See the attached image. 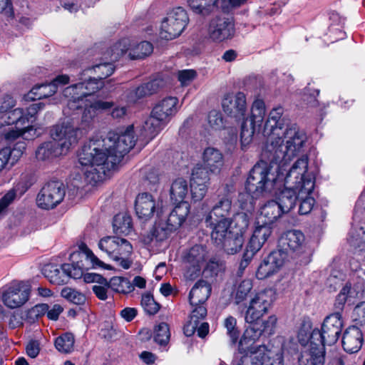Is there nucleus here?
Here are the masks:
<instances>
[{"label":"nucleus","mask_w":365,"mask_h":365,"mask_svg":"<svg viewBox=\"0 0 365 365\" xmlns=\"http://www.w3.org/2000/svg\"><path fill=\"white\" fill-rule=\"evenodd\" d=\"M108 287H110L117 292L123 294L130 293L134 289L130 281L122 277H112L110 282H108Z\"/></svg>","instance_id":"09e8293b"},{"label":"nucleus","mask_w":365,"mask_h":365,"mask_svg":"<svg viewBox=\"0 0 365 365\" xmlns=\"http://www.w3.org/2000/svg\"><path fill=\"white\" fill-rule=\"evenodd\" d=\"M74 341L73 335L66 333L56 339L55 346L58 351L68 354L73 350Z\"/></svg>","instance_id":"3c124183"},{"label":"nucleus","mask_w":365,"mask_h":365,"mask_svg":"<svg viewBox=\"0 0 365 365\" xmlns=\"http://www.w3.org/2000/svg\"><path fill=\"white\" fill-rule=\"evenodd\" d=\"M130 40L125 38H122L109 48L104 53V58L110 61H116L130 49Z\"/></svg>","instance_id":"79ce46f5"},{"label":"nucleus","mask_w":365,"mask_h":365,"mask_svg":"<svg viewBox=\"0 0 365 365\" xmlns=\"http://www.w3.org/2000/svg\"><path fill=\"white\" fill-rule=\"evenodd\" d=\"M188 193V186L187 181L182 178L175 180L170 189V200L177 205L182 204V202H187L185 201V198Z\"/></svg>","instance_id":"4c0bfd02"},{"label":"nucleus","mask_w":365,"mask_h":365,"mask_svg":"<svg viewBox=\"0 0 365 365\" xmlns=\"http://www.w3.org/2000/svg\"><path fill=\"white\" fill-rule=\"evenodd\" d=\"M298 197V189L291 186H284V189L276 195L275 200L286 214L295 207Z\"/></svg>","instance_id":"473e14b6"},{"label":"nucleus","mask_w":365,"mask_h":365,"mask_svg":"<svg viewBox=\"0 0 365 365\" xmlns=\"http://www.w3.org/2000/svg\"><path fill=\"white\" fill-rule=\"evenodd\" d=\"M210 170L205 165H196L192 169L190 182L208 185L210 181Z\"/></svg>","instance_id":"5fc2aeb1"},{"label":"nucleus","mask_w":365,"mask_h":365,"mask_svg":"<svg viewBox=\"0 0 365 365\" xmlns=\"http://www.w3.org/2000/svg\"><path fill=\"white\" fill-rule=\"evenodd\" d=\"M225 327L227 329V334H229L231 342L235 344L239 339L240 331L236 328V321H225Z\"/></svg>","instance_id":"338daca9"},{"label":"nucleus","mask_w":365,"mask_h":365,"mask_svg":"<svg viewBox=\"0 0 365 365\" xmlns=\"http://www.w3.org/2000/svg\"><path fill=\"white\" fill-rule=\"evenodd\" d=\"M153 51L152 43L149 41H141L130 48L129 56L131 59H140L150 55Z\"/></svg>","instance_id":"603ef678"},{"label":"nucleus","mask_w":365,"mask_h":365,"mask_svg":"<svg viewBox=\"0 0 365 365\" xmlns=\"http://www.w3.org/2000/svg\"><path fill=\"white\" fill-rule=\"evenodd\" d=\"M277 250L282 251L286 259L289 254H294L297 257L306 252L304 235L297 230L287 231L279 239Z\"/></svg>","instance_id":"2eb2a0df"},{"label":"nucleus","mask_w":365,"mask_h":365,"mask_svg":"<svg viewBox=\"0 0 365 365\" xmlns=\"http://www.w3.org/2000/svg\"><path fill=\"white\" fill-rule=\"evenodd\" d=\"M141 305L145 312L150 316L156 314L160 308V304L155 300L153 294L150 293L142 295Z\"/></svg>","instance_id":"4d7b16f0"},{"label":"nucleus","mask_w":365,"mask_h":365,"mask_svg":"<svg viewBox=\"0 0 365 365\" xmlns=\"http://www.w3.org/2000/svg\"><path fill=\"white\" fill-rule=\"evenodd\" d=\"M196 74V71L192 69L182 70L178 72V78L182 86H186L195 78Z\"/></svg>","instance_id":"774afa93"},{"label":"nucleus","mask_w":365,"mask_h":365,"mask_svg":"<svg viewBox=\"0 0 365 365\" xmlns=\"http://www.w3.org/2000/svg\"><path fill=\"white\" fill-rule=\"evenodd\" d=\"M348 241L351 246L364 249L365 247V228L363 227L352 228L349 232Z\"/></svg>","instance_id":"864d4df0"},{"label":"nucleus","mask_w":365,"mask_h":365,"mask_svg":"<svg viewBox=\"0 0 365 365\" xmlns=\"http://www.w3.org/2000/svg\"><path fill=\"white\" fill-rule=\"evenodd\" d=\"M245 335L252 340L259 339L262 335L270 336L274 333L276 321H245Z\"/></svg>","instance_id":"393cba45"},{"label":"nucleus","mask_w":365,"mask_h":365,"mask_svg":"<svg viewBox=\"0 0 365 365\" xmlns=\"http://www.w3.org/2000/svg\"><path fill=\"white\" fill-rule=\"evenodd\" d=\"M243 120L241 125L240 141L242 149L245 150V147L252 141L255 127L257 125L245 118Z\"/></svg>","instance_id":"8fccbe9b"},{"label":"nucleus","mask_w":365,"mask_h":365,"mask_svg":"<svg viewBox=\"0 0 365 365\" xmlns=\"http://www.w3.org/2000/svg\"><path fill=\"white\" fill-rule=\"evenodd\" d=\"M235 34L233 21L224 16L212 18L207 26V35L215 42H222L232 38Z\"/></svg>","instance_id":"dca6fc26"},{"label":"nucleus","mask_w":365,"mask_h":365,"mask_svg":"<svg viewBox=\"0 0 365 365\" xmlns=\"http://www.w3.org/2000/svg\"><path fill=\"white\" fill-rule=\"evenodd\" d=\"M363 335L361 331L356 326L349 327L342 337V346L347 353H356L361 347Z\"/></svg>","instance_id":"cd10ccee"},{"label":"nucleus","mask_w":365,"mask_h":365,"mask_svg":"<svg viewBox=\"0 0 365 365\" xmlns=\"http://www.w3.org/2000/svg\"><path fill=\"white\" fill-rule=\"evenodd\" d=\"M90 73L103 81L113 74L115 67L110 62H104L86 68Z\"/></svg>","instance_id":"a18cd8bd"},{"label":"nucleus","mask_w":365,"mask_h":365,"mask_svg":"<svg viewBox=\"0 0 365 365\" xmlns=\"http://www.w3.org/2000/svg\"><path fill=\"white\" fill-rule=\"evenodd\" d=\"M218 0H187L189 6L196 14L207 16L216 8Z\"/></svg>","instance_id":"37998d69"},{"label":"nucleus","mask_w":365,"mask_h":365,"mask_svg":"<svg viewBox=\"0 0 365 365\" xmlns=\"http://www.w3.org/2000/svg\"><path fill=\"white\" fill-rule=\"evenodd\" d=\"M255 350L251 351V355L249 357L250 360H255V359L259 358V360L267 364L269 362L272 357L273 353L267 349L265 346H259L254 348Z\"/></svg>","instance_id":"bf43d9fd"},{"label":"nucleus","mask_w":365,"mask_h":365,"mask_svg":"<svg viewBox=\"0 0 365 365\" xmlns=\"http://www.w3.org/2000/svg\"><path fill=\"white\" fill-rule=\"evenodd\" d=\"M307 140L304 131L300 130L295 123L291 124L282 130L279 136L271 139L265 146L262 157L276 160H291L299 153Z\"/></svg>","instance_id":"7ed1b4c3"},{"label":"nucleus","mask_w":365,"mask_h":365,"mask_svg":"<svg viewBox=\"0 0 365 365\" xmlns=\"http://www.w3.org/2000/svg\"><path fill=\"white\" fill-rule=\"evenodd\" d=\"M224 112L237 120L244 119L247 112L245 95L238 92L236 95H226L222 101Z\"/></svg>","instance_id":"412c9836"},{"label":"nucleus","mask_w":365,"mask_h":365,"mask_svg":"<svg viewBox=\"0 0 365 365\" xmlns=\"http://www.w3.org/2000/svg\"><path fill=\"white\" fill-rule=\"evenodd\" d=\"M178 99L175 97H166L160 101L153 108V114L158 119L167 123L178 111Z\"/></svg>","instance_id":"bb28decb"},{"label":"nucleus","mask_w":365,"mask_h":365,"mask_svg":"<svg viewBox=\"0 0 365 365\" xmlns=\"http://www.w3.org/2000/svg\"><path fill=\"white\" fill-rule=\"evenodd\" d=\"M208 123L215 130H220L225 127L222 115L220 112L212 110L207 116Z\"/></svg>","instance_id":"680f3d73"},{"label":"nucleus","mask_w":365,"mask_h":365,"mask_svg":"<svg viewBox=\"0 0 365 365\" xmlns=\"http://www.w3.org/2000/svg\"><path fill=\"white\" fill-rule=\"evenodd\" d=\"M189 21L187 12L182 7L171 11L162 21L160 36L165 40H171L179 36Z\"/></svg>","instance_id":"1a4fd4ad"},{"label":"nucleus","mask_w":365,"mask_h":365,"mask_svg":"<svg viewBox=\"0 0 365 365\" xmlns=\"http://www.w3.org/2000/svg\"><path fill=\"white\" fill-rule=\"evenodd\" d=\"M273 225L258 219L257 226L249 241L255 249H261L272 234Z\"/></svg>","instance_id":"2f4dec72"},{"label":"nucleus","mask_w":365,"mask_h":365,"mask_svg":"<svg viewBox=\"0 0 365 365\" xmlns=\"http://www.w3.org/2000/svg\"><path fill=\"white\" fill-rule=\"evenodd\" d=\"M45 106V104L41 102L34 103L27 108L25 112V115L28 119V125L29 123H33L36 120V115L38 112L42 110Z\"/></svg>","instance_id":"69168bd1"},{"label":"nucleus","mask_w":365,"mask_h":365,"mask_svg":"<svg viewBox=\"0 0 365 365\" xmlns=\"http://www.w3.org/2000/svg\"><path fill=\"white\" fill-rule=\"evenodd\" d=\"M165 85V82L162 78H154L147 83H142L138 87L128 91L127 93V101L129 103H135L138 100L150 96L161 88Z\"/></svg>","instance_id":"4be33fe9"},{"label":"nucleus","mask_w":365,"mask_h":365,"mask_svg":"<svg viewBox=\"0 0 365 365\" xmlns=\"http://www.w3.org/2000/svg\"><path fill=\"white\" fill-rule=\"evenodd\" d=\"M202 159L204 165L212 173L219 172L223 165L222 154L214 148H207L203 152Z\"/></svg>","instance_id":"c9c22d12"},{"label":"nucleus","mask_w":365,"mask_h":365,"mask_svg":"<svg viewBox=\"0 0 365 365\" xmlns=\"http://www.w3.org/2000/svg\"><path fill=\"white\" fill-rule=\"evenodd\" d=\"M212 287L204 279L198 280L191 289L189 294V301L191 305L204 304L210 297Z\"/></svg>","instance_id":"7c9ffc66"},{"label":"nucleus","mask_w":365,"mask_h":365,"mask_svg":"<svg viewBox=\"0 0 365 365\" xmlns=\"http://www.w3.org/2000/svg\"><path fill=\"white\" fill-rule=\"evenodd\" d=\"M341 321H324L321 330L314 329L310 334L309 340L317 344H322L323 348L326 345L331 346L336 343L342 330Z\"/></svg>","instance_id":"4468645a"},{"label":"nucleus","mask_w":365,"mask_h":365,"mask_svg":"<svg viewBox=\"0 0 365 365\" xmlns=\"http://www.w3.org/2000/svg\"><path fill=\"white\" fill-rule=\"evenodd\" d=\"M290 160H276V165L280 166L279 172H274L275 174H282L278 182H284V186L294 187L295 189H300L307 180L314 181V178L307 174L308 158L302 156L299 158L292 166L288 169V163Z\"/></svg>","instance_id":"0eeeda50"},{"label":"nucleus","mask_w":365,"mask_h":365,"mask_svg":"<svg viewBox=\"0 0 365 365\" xmlns=\"http://www.w3.org/2000/svg\"><path fill=\"white\" fill-rule=\"evenodd\" d=\"M285 259V254L282 251L276 250L271 252L258 265L256 277L262 280L275 274L282 268Z\"/></svg>","instance_id":"a211bd4d"},{"label":"nucleus","mask_w":365,"mask_h":365,"mask_svg":"<svg viewBox=\"0 0 365 365\" xmlns=\"http://www.w3.org/2000/svg\"><path fill=\"white\" fill-rule=\"evenodd\" d=\"M190 204L188 202H182L176 205L173 210L170 212L166 222H165L173 231L178 229L185 222L190 212Z\"/></svg>","instance_id":"f704fd0d"},{"label":"nucleus","mask_w":365,"mask_h":365,"mask_svg":"<svg viewBox=\"0 0 365 365\" xmlns=\"http://www.w3.org/2000/svg\"><path fill=\"white\" fill-rule=\"evenodd\" d=\"M113 231L117 235H128L133 230L132 218L126 212L115 215L113 220Z\"/></svg>","instance_id":"58836bf2"},{"label":"nucleus","mask_w":365,"mask_h":365,"mask_svg":"<svg viewBox=\"0 0 365 365\" xmlns=\"http://www.w3.org/2000/svg\"><path fill=\"white\" fill-rule=\"evenodd\" d=\"M137 217L143 222L151 219L156 211V203L153 195L148 192L139 194L135 202Z\"/></svg>","instance_id":"b1692460"},{"label":"nucleus","mask_w":365,"mask_h":365,"mask_svg":"<svg viewBox=\"0 0 365 365\" xmlns=\"http://www.w3.org/2000/svg\"><path fill=\"white\" fill-rule=\"evenodd\" d=\"M73 81L77 83L68 86L63 90V94L68 98V106L72 107L73 103H78L85 97L96 93L104 86V81L93 76L86 68L81 70L76 75L71 74Z\"/></svg>","instance_id":"423d86ee"},{"label":"nucleus","mask_w":365,"mask_h":365,"mask_svg":"<svg viewBox=\"0 0 365 365\" xmlns=\"http://www.w3.org/2000/svg\"><path fill=\"white\" fill-rule=\"evenodd\" d=\"M207 223L209 224L212 229L211 237L215 245L221 243L222 239L228 235V232H230V230H235V229L230 227L232 219H212Z\"/></svg>","instance_id":"72a5a7b5"},{"label":"nucleus","mask_w":365,"mask_h":365,"mask_svg":"<svg viewBox=\"0 0 365 365\" xmlns=\"http://www.w3.org/2000/svg\"><path fill=\"white\" fill-rule=\"evenodd\" d=\"M100 327L101 331L99 334L101 337L106 339H113L116 336L117 333L113 327L112 321H103Z\"/></svg>","instance_id":"0e129e2a"},{"label":"nucleus","mask_w":365,"mask_h":365,"mask_svg":"<svg viewBox=\"0 0 365 365\" xmlns=\"http://www.w3.org/2000/svg\"><path fill=\"white\" fill-rule=\"evenodd\" d=\"M325 349L322 344L317 346L309 342V348L302 351L298 356V365H324Z\"/></svg>","instance_id":"a878e982"},{"label":"nucleus","mask_w":365,"mask_h":365,"mask_svg":"<svg viewBox=\"0 0 365 365\" xmlns=\"http://www.w3.org/2000/svg\"><path fill=\"white\" fill-rule=\"evenodd\" d=\"M98 245L101 251L115 261H118L123 257H129L133 252L131 243L126 239L117 236L103 237Z\"/></svg>","instance_id":"ddd939ff"},{"label":"nucleus","mask_w":365,"mask_h":365,"mask_svg":"<svg viewBox=\"0 0 365 365\" xmlns=\"http://www.w3.org/2000/svg\"><path fill=\"white\" fill-rule=\"evenodd\" d=\"M167 124L164 120L158 119L151 111L150 116L145 120L144 130L150 139H153Z\"/></svg>","instance_id":"c03bdc74"},{"label":"nucleus","mask_w":365,"mask_h":365,"mask_svg":"<svg viewBox=\"0 0 365 365\" xmlns=\"http://www.w3.org/2000/svg\"><path fill=\"white\" fill-rule=\"evenodd\" d=\"M30 290L21 283H12L2 291L1 299L5 306L16 309L23 306L29 298Z\"/></svg>","instance_id":"6ab92c4d"},{"label":"nucleus","mask_w":365,"mask_h":365,"mask_svg":"<svg viewBox=\"0 0 365 365\" xmlns=\"http://www.w3.org/2000/svg\"><path fill=\"white\" fill-rule=\"evenodd\" d=\"M95 115H96V110H95L93 106H92L89 108H85L83 110V113L82 115V127L81 128H78L77 126H75L68 120L67 121H63V123H68L70 125H71L72 126H73V128L75 129H76V130H78V138L79 135H81L83 133V130L86 131L87 128H89L90 123L91 122V120H93V118Z\"/></svg>","instance_id":"6e6d98bb"},{"label":"nucleus","mask_w":365,"mask_h":365,"mask_svg":"<svg viewBox=\"0 0 365 365\" xmlns=\"http://www.w3.org/2000/svg\"><path fill=\"white\" fill-rule=\"evenodd\" d=\"M274 299V292L272 289H265L257 293L250 303L245 319H260L267 312Z\"/></svg>","instance_id":"f3484780"},{"label":"nucleus","mask_w":365,"mask_h":365,"mask_svg":"<svg viewBox=\"0 0 365 365\" xmlns=\"http://www.w3.org/2000/svg\"><path fill=\"white\" fill-rule=\"evenodd\" d=\"M283 214H285L275 200L265 203L261 208L259 220L273 225Z\"/></svg>","instance_id":"e433bc0d"},{"label":"nucleus","mask_w":365,"mask_h":365,"mask_svg":"<svg viewBox=\"0 0 365 365\" xmlns=\"http://www.w3.org/2000/svg\"><path fill=\"white\" fill-rule=\"evenodd\" d=\"M284 109L281 106L273 108L269 113L263 132L264 135L270 137V140L281 135L282 130L291 125L289 119L282 117Z\"/></svg>","instance_id":"aec40b11"},{"label":"nucleus","mask_w":365,"mask_h":365,"mask_svg":"<svg viewBox=\"0 0 365 365\" xmlns=\"http://www.w3.org/2000/svg\"><path fill=\"white\" fill-rule=\"evenodd\" d=\"M66 187L60 180L47 182L38 192L36 202L39 207L50 210L56 207L63 200Z\"/></svg>","instance_id":"9b49d317"},{"label":"nucleus","mask_w":365,"mask_h":365,"mask_svg":"<svg viewBox=\"0 0 365 365\" xmlns=\"http://www.w3.org/2000/svg\"><path fill=\"white\" fill-rule=\"evenodd\" d=\"M314 187V181L307 180L304 185L298 190V199L299 202V213L300 215H307L311 212L314 205V197L310 196Z\"/></svg>","instance_id":"c85d7f7f"},{"label":"nucleus","mask_w":365,"mask_h":365,"mask_svg":"<svg viewBox=\"0 0 365 365\" xmlns=\"http://www.w3.org/2000/svg\"><path fill=\"white\" fill-rule=\"evenodd\" d=\"M235 220L237 223L241 221L240 228L230 230L228 235L222 239L221 243L216 245L228 255H235L241 250L245 242L243 235L249 225L247 215L245 213L237 214Z\"/></svg>","instance_id":"f8f14e48"},{"label":"nucleus","mask_w":365,"mask_h":365,"mask_svg":"<svg viewBox=\"0 0 365 365\" xmlns=\"http://www.w3.org/2000/svg\"><path fill=\"white\" fill-rule=\"evenodd\" d=\"M174 231L165 222H159L153 225L149 232L142 236L141 241L145 245H150L154 240L163 242Z\"/></svg>","instance_id":"c756f323"},{"label":"nucleus","mask_w":365,"mask_h":365,"mask_svg":"<svg viewBox=\"0 0 365 365\" xmlns=\"http://www.w3.org/2000/svg\"><path fill=\"white\" fill-rule=\"evenodd\" d=\"M235 299L237 304L244 301L252 289V282L250 279H245L240 282L236 281L234 284Z\"/></svg>","instance_id":"49530a36"},{"label":"nucleus","mask_w":365,"mask_h":365,"mask_svg":"<svg viewBox=\"0 0 365 365\" xmlns=\"http://www.w3.org/2000/svg\"><path fill=\"white\" fill-rule=\"evenodd\" d=\"M208 185L203 183L190 182L192 200L194 202L202 200L207 192Z\"/></svg>","instance_id":"052dcab7"},{"label":"nucleus","mask_w":365,"mask_h":365,"mask_svg":"<svg viewBox=\"0 0 365 365\" xmlns=\"http://www.w3.org/2000/svg\"><path fill=\"white\" fill-rule=\"evenodd\" d=\"M61 296L76 305L83 304L86 300V297L83 294L69 287L62 289Z\"/></svg>","instance_id":"13d9d810"},{"label":"nucleus","mask_w":365,"mask_h":365,"mask_svg":"<svg viewBox=\"0 0 365 365\" xmlns=\"http://www.w3.org/2000/svg\"><path fill=\"white\" fill-rule=\"evenodd\" d=\"M133 126L129 125L120 133L110 132L102 140H91L86 143L78 154V161L83 166H101L106 170H114L124 155L135 144Z\"/></svg>","instance_id":"f257e3e1"},{"label":"nucleus","mask_w":365,"mask_h":365,"mask_svg":"<svg viewBox=\"0 0 365 365\" xmlns=\"http://www.w3.org/2000/svg\"><path fill=\"white\" fill-rule=\"evenodd\" d=\"M50 133L53 140L38 146L36 151L38 160H49L61 155L78 141V130L68 123L54 125Z\"/></svg>","instance_id":"20e7f679"},{"label":"nucleus","mask_w":365,"mask_h":365,"mask_svg":"<svg viewBox=\"0 0 365 365\" xmlns=\"http://www.w3.org/2000/svg\"><path fill=\"white\" fill-rule=\"evenodd\" d=\"M84 251H74L69 255L71 264H63L61 268H58L53 264H47L43 269L44 276L48 278L51 283L60 285L66 284L70 278L80 279L83 276V270L87 269L83 260L90 261L93 268L101 267L106 269H112L113 267L100 260L91 250H88L85 245Z\"/></svg>","instance_id":"f03ea898"},{"label":"nucleus","mask_w":365,"mask_h":365,"mask_svg":"<svg viewBox=\"0 0 365 365\" xmlns=\"http://www.w3.org/2000/svg\"><path fill=\"white\" fill-rule=\"evenodd\" d=\"M235 189L233 184H225L217 190V200L209 215L205 218L208 222L212 219H232V199Z\"/></svg>","instance_id":"9d476101"},{"label":"nucleus","mask_w":365,"mask_h":365,"mask_svg":"<svg viewBox=\"0 0 365 365\" xmlns=\"http://www.w3.org/2000/svg\"><path fill=\"white\" fill-rule=\"evenodd\" d=\"M48 305L38 304L30 309L27 312V319H38L43 317L48 312Z\"/></svg>","instance_id":"e2e57ef3"},{"label":"nucleus","mask_w":365,"mask_h":365,"mask_svg":"<svg viewBox=\"0 0 365 365\" xmlns=\"http://www.w3.org/2000/svg\"><path fill=\"white\" fill-rule=\"evenodd\" d=\"M351 285L346 284L340 291L339 294L337 295L334 307L335 312L332 314H330L325 317L324 319H330L331 318H334L335 319H341L342 318L341 311L343 310L344 305L345 304L347 298L349 297H351Z\"/></svg>","instance_id":"ea45409f"},{"label":"nucleus","mask_w":365,"mask_h":365,"mask_svg":"<svg viewBox=\"0 0 365 365\" xmlns=\"http://www.w3.org/2000/svg\"><path fill=\"white\" fill-rule=\"evenodd\" d=\"M205 250L200 245L191 247L184 257V260L189 264L187 269V277L192 279L197 277L201 270V264L205 260Z\"/></svg>","instance_id":"5701e85b"},{"label":"nucleus","mask_w":365,"mask_h":365,"mask_svg":"<svg viewBox=\"0 0 365 365\" xmlns=\"http://www.w3.org/2000/svg\"><path fill=\"white\" fill-rule=\"evenodd\" d=\"M262 158L250 171L245 182V190L259 197L271 192L279 178H282V174L274 173L279 172L280 166L269 158Z\"/></svg>","instance_id":"39448f33"},{"label":"nucleus","mask_w":365,"mask_h":365,"mask_svg":"<svg viewBox=\"0 0 365 365\" xmlns=\"http://www.w3.org/2000/svg\"><path fill=\"white\" fill-rule=\"evenodd\" d=\"M56 92L55 83H43L36 85L26 95V99L31 101L48 98Z\"/></svg>","instance_id":"a19ab883"},{"label":"nucleus","mask_w":365,"mask_h":365,"mask_svg":"<svg viewBox=\"0 0 365 365\" xmlns=\"http://www.w3.org/2000/svg\"><path fill=\"white\" fill-rule=\"evenodd\" d=\"M153 338L155 341L161 346L168 344L170 338L169 325L162 322L155 326L153 331Z\"/></svg>","instance_id":"de8ad7c7"},{"label":"nucleus","mask_w":365,"mask_h":365,"mask_svg":"<svg viewBox=\"0 0 365 365\" xmlns=\"http://www.w3.org/2000/svg\"><path fill=\"white\" fill-rule=\"evenodd\" d=\"M1 119L6 125H14L16 130L11 129L5 133V138L8 140H14L22 136L26 140L34 139L37 136L36 129L32 125H28V119L25 115V111L22 108H16L4 114Z\"/></svg>","instance_id":"6e6552de"}]
</instances>
